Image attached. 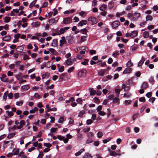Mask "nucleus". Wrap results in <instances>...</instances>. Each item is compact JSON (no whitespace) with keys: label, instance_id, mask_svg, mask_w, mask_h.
Instances as JSON below:
<instances>
[{"label":"nucleus","instance_id":"7c9ffc66","mask_svg":"<svg viewBox=\"0 0 158 158\" xmlns=\"http://www.w3.org/2000/svg\"><path fill=\"white\" fill-rule=\"evenodd\" d=\"M10 17H5L4 18V22L5 23H9L10 20Z\"/></svg>","mask_w":158,"mask_h":158},{"label":"nucleus","instance_id":"49530a36","mask_svg":"<svg viewBox=\"0 0 158 158\" xmlns=\"http://www.w3.org/2000/svg\"><path fill=\"white\" fill-rule=\"evenodd\" d=\"M119 99L117 97L114 98L113 99V102L114 103H117L119 102Z\"/></svg>","mask_w":158,"mask_h":158},{"label":"nucleus","instance_id":"603ef678","mask_svg":"<svg viewBox=\"0 0 158 158\" xmlns=\"http://www.w3.org/2000/svg\"><path fill=\"white\" fill-rule=\"evenodd\" d=\"M87 36H82L81 37V41L83 42L86 40Z\"/></svg>","mask_w":158,"mask_h":158},{"label":"nucleus","instance_id":"6ab92c4d","mask_svg":"<svg viewBox=\"0 0 158 158\" xmlns=\"http://www.w3.org/2000/svg\"><path fill=\"white\" fill-rule=\"evenodd\" d=\"M106 72L105 71L104 69H101L98 72V74L101 76H103L105 75V73Z\"/></svg>","mask_w":158,"mask_h":158},{"label":"nucleus","instance_id":"e433bc0d","mask_svg":"<svg viewBox=\"0 0 158 158\" xmlns=\"http://www.w3.org/2000/svg\"><path fill=\"white\" fill-rule=\"evenodd\" d=\"M131 93H125L124 94L123 97L129 98L131 96Z\"/></svg>","mask_w":158,"mask_h":158},{"label":"nucleus","instance_id":"680f3d73","mask_svg":"<svg viewBox=\"0 0 158 158\" xmlns=\"http://www.w3.org/2000/svg\"><path fill=\"white\" fill-rule=\"evenodd\" d=\"M94 102L98 104L100 102L99 99L97 97L94 98Z\"/></svg>","mask_w":158,"mask_h":158},{"label":"nucleus","instance_id":"dca6fc26","mask_svg":"<svg viewBox=\"0 0 158 158\" xmlns=\"http://www.w3.org/2000/svg\"><path fill=\"white\" fill-rule=\"evenodd\" d=\"M114 5V2L112 1H110L109 2L108 4V7L109 9H112Z\"/></svg>","mask_w":158,"mask_h":158},{"label":"nucleus","instance_id":"c9c22d12","mask_svg":"<svg viewBox=\"0 0 158 158\" xmlns=\"http://www.w3.org/2000/svg\"><path fill=\"white\" fill-rule=\"evenodd\" d=\"M33 97L35 98L40 99L41 98V97L37 93H35Z\"/></svg>","mask_w":158,"mask_h":158},{"label":"nucleus","instance_id":"8fccbe9b","mask_svg":"<svg viewBox=\"0 0 158 158\" xmlns=\"http://www.w3.org/2000/svg\"><path fill=\"white\" fill-rule=\"evenodd\" d=\"M90 130L89 127H85L83 129V131L84 132L86 133L89 131Z\"/></svg>","mask_w":158,"mask_h":158},{"label":"nucleus","instance_id":"052dcab7","mask_svg":"<svg viewBox=\"0 0 158 158\" xmlns=\"http://www.w3.org/2000/svg\"><path fill=\"white\" fill-rule=\"evenodd\" d=\"M156 98L154 97H152L150 98L149 100V102H152V103L154 102L155 101Z\"/></svg>","mask_w":158,"mask_h":158},{"label":"nucleus","instance_id":"20e7f679","mask_svg":"<svg viewBox=\"0 0 158 158\" xmlns=\"http://www.w3.org/2000/svg\"><path fill=\"white\" fill-rule=\"evenodd\" d=\"M87 71L85 69H83L80 71L78 73V76L79 77H81L86 75Z\"/></svg>","mask_w":158,"mask_h":158},{"label":"nucleus","instance_id":"e2e57ef3","mask_svg":"<svg viewBox=\"0 0 158 158\" xmlns=\"http://www.w3.org/2000/svg\"><path fill=\"white\" fill-rule=\"evenodd\" d=\"M93 122V121L91 119H89L87 120L86 123L87 125H89L92 123Z\"/></svg>","mask_w":158,"mask_h":158},{"label":"nucleus","instance_id":"f3484780","mask_svg":"<svg viewBox=\"0 0 158 158\" xmlns=\"http://www.w3.org/2000/svg\"><path fill=\"white\" fill-rule=\"evenodd\" d=\"M57 40L54 39L53 40V42L51 44L52 46L53 47H56L57 46Z\"/></svg>","mask_w":158,"mask_h":158},{"label":"nucleus","instance_id":"ea45409f","mask_svg":"<svg viewBox=\"0 0 158 158\" xmlns=\"http://www.w3.org/2000/svg\"><path fill=\"white\" fill-rule=\"evenodd\" d=\"M49 75V73H46L45 74H44L42 75V78L44 79L46 77H48Z\"/></svg>","mask_w":158,"mask_h":158},{"label":"nucleus","instance_id":"2eb2a0df","mask_svg":"<svg viewBox=\"0 0 158 158\" xmlns=\"http://www.w3.org/2000/svg\"><path fill=\"white\" fill-rule=\"evenodd\" d=\"M11 39V37L10 35L6 36L3 37L2 40L5 41H8Z\"/></svg>","mask_w":158,"mask_h":158},{"label":"nucleus","instance_id":"f03ea898","mask_svg":"<svg viewBox=\"0 0 158 158\" xmlns=\"http://www.w3.org/2000/svg\"><path fill=\"white\" fill-rule=\"evenodd\" d=\"M140 16V13L135 12L133 15L131 20L133 21H135L138 19Z\"/></svg>","mask_w":158,"mask_h":158},{"label":"nucleus","instance_id":"412c9836","mask_svg":"<svg viewBox=\"0 0 158 158\" xmlns=\"http://www.w3.org/2000/svg\"><path fill=\"white\" fill-rule=\"evenodd\" d=\"M89 91L90 93V95L91 96L94 95L96 93V91L93 90V88H89Z\"/></svg>","mask_w":158,"mask_h":158},{"label":"nucleus","instance_id":"5fc2aeb1","mask_svg":"<svg viewBox=\"0 0 158 158\" xmlns=\"http://www.w3.org/2000/svg\"><path fill=\"white\" fill-rule=\"evenodd\" d=\"M57 109L55 107H53L52 108H50L49 109H48L47 112H49L50 111H56Z\"/></svg>","mask_w":158,"mask_h":158},{"label":"nucleus","instance_id":"1a4fd4ad","mask_svg":"<svg viewBox=\"0 0 158 158\" xmlns=\"http://www.w3.org/2000/svg\"><path fill=\"white\" fill-rule=\"evenodd\" d=\"M69 29V27H65L63 28H60V34H63L66 31L68 30Z\"/></svg>","mask_w":158,"mask_h":158},{"label":"nucleus","instance_id":"f704fd0d","mask_svg":"<svg viewBox=\"0 0 158 158\" xmlns=\"http://www.w3.org/2000/svg\"><path fill=\"white\" fill-rule=\"evenodd\" d=\"M143 35L144 38H147L149 36V34L148 31H144L143 32Z\"/></svg>","mask_w":158,"mask_h":158},{"label":"nucleus","instance_id":"423d86ee","mask_svg":"<svg viewBox=\"0 0 158 158\" xmlns=\"http://www.w3.org/2000/svg\"><path fill=\"white\" fill-rule=\"evenodd\" d=\"M59 18L57 17L55 18H52L50 19L49 20V23L50 25H52L54 23H56L57 22Z\"/></svg>","mask_w":158,"mask_h":158},{"label":"nucleus","instance_id":"58836bf2","mask_svg":"<svg viewBox=\"0 0 158 158\" xmlns=\"http://www.w3.org/2000/svg\"><path fill=\"white\" fill-rule=\"evenodd\" d=\"M93 141V139L90 138H88L86 141V143L89 144L92 143Z\"/></svg>","mask_w":158,"mask_h":158},{"label":"nucleus","instance_id":"f8f14e48","mask_svg":"<svg viewBox=\"0 0 158 158\" xmlns=\"http://www.w3.org/2000/svg\"><path fill=\"white\" fill-rule=\"evenodd\" d=\"M131 68L130 67L126 68L123 71V73L124 74L130 73L131 71Z\"/></svg>","mask_w":158,"mask_h":158},{"label":"nucleus","instance_id":"a211bd4d","mask_svg":"<svg viewBox=\"0 0 158 158\" xmlns=\"http://www.w3.org/2000/svg\"><path fill=\"white\" fill-rule=\"evenodd\" d=\"M145 60V59L144 58H142L138 64V67L141 66Z\"/></svg>","mask_w":158,"mask_h":158},{"label":"nucleus","instance_id":"39448f33","mask_svg":"<svg viewBox=\"0 0 158 158\" xmlns=\"http://www.w3.org/2000/svg\"><path fill=\"white\" fill-rule=\"evenodd\" d=\"M88 21L91 22L92 25L96 24L97 23V19L93 16H91L89 18Z\"/></svg>","mask_w":158,"mask_h":158},{"label":"nucleus","instance_id":"9d476101","mask_svg":"<svg viewBox=\"0 0 158 158\" xmlns=\"http://www.w3.org/2000/svg\"><path fill=\"white\" fill-rule=\"evenodd\" d=\"M25 122L23 120H21L20 121V125L17 126L18 129H20L22 128L23 126L25 125Z\"/></svg>","mask_w":158,"mask_h":158},{"label":"nucleus","instance_id":"4d7b16f0","mask_svg":"<svg viewBox=\"0 0 158 158\" xmlns=\"http://www.w3.org/2000/svg\"><path fill=\"white\" fill-rule=\"evenodd\" d=\"M114 94H110L108 96V99L109 100H111L114 99Z\"/></svg>","mask_w":158,"mask_h":158},{"label":"nucleus","instance_id":"5701e85b","mask_svg":"<svg viewBox=\"0 0 158 158\" xmlns=\"http://www.w3.org/2000/svg\"><path fill=\"white\" fill-rule=\"evenodd\" d=\"M24 48L23 46H19L16 49V50L18 52H21L23 51Z\"/></svg>","mask_w":158,"mask_h":158},{"label":"nucleus","instance_id":"72a5a7b5","mask_svg":"<svg viewBox=\"0 0 158 158\" xmlns=\"http://www.w3.org/2000/svg\"><path fill=\"white\" fill-rule=\"evenodd\" d=\"M15 135V133L9 134L7 137V138L9 139H10L11 138H12Z\"/></svg>","mask_w":158,"mask_h":158},{"label":"nucleus","instance_id":"bb28decb","mask_svg":"<svg viewBox=\"0 0 158 158\" xmlns=\"http://www.w3.org/2000/svg\"><path fill=\"white\" fill-rule=\"evenodd\" d=\"M37 1V0H35L33 2H32L30 4L29 7L31 8H32L33 6H35V4Z\"/></svg>","mask_w":158,"mask_h":158},{"label":"nucleus","instance_id":"79ce46f5","mask_svg":"<svg viewBox=\"0 0 158 158\" xmlns=\"http://www.w3.org/2000/svg\"><path fill=\"white\" fill-rule=\"evenodd\" d=\"M132 101L131 100H125L124 102L125 104L126 105H128L129 104H130Z\"/></svg>","mask_w":158,"mask_h":158},{"label":"nucleus","instance_id":"c756f323","mask_svg":"<svg viewBox=\"0 0 158 158\" xmlns=\"http://www.w3.org/2000/svg\"><path fill=\"white\" fill-rule=\"evenodd\" d=\"M107 8V6L105 4L102 5L99 8L100 10L103 11L104 9H106Z\"/></svg>","mask_w":158,"mask_h":158},{"label":"nucleus","instance_id":"3c124183","mask_svg":"<svg viewBox=\"0 0 158 158\" xmlns=\"http://www.w3.org/2000/svg\"><path fill=\"white\" fill-rule=\"evenodd\" d=\"M44 155V154L42 151L40 152L37 158H42Z\"/></svg>","mask_w":158,"mask_h":158},{"label":"nucleus","instance_id":"cd10ccee","mask_svg":"<svg viewBox=\"0 0 158 158\" xmlns=\"http://www.w3.org/2000/svg\"><path fill=\"white\" fill-rule=\"evenodd\" d=\"M84 60V61L82 62L81 63V64L84 65H88V62L89 61V60L87 59H85Z\"/></svg>","mask_w":158,"mask_h":158},{"label":"nucleus","instance_id":"393cba45","mask_svg":"<svg viewBox=\"0 0 158 158\" xmlns=\"http://www.w3.org/2000/svg\"><path fill=\"white\" fill-rule=\"evenodd\" d=\"M84 151V148L81 149L79 151L77 152L75 154V156H77L80 155Z\"/></svg>","mask_w":158,"mask_h":158},{"label":"nucleus","instance_id":"864d4df0","mask_svg":"<svg viewBox=\"0 0 158 158\" xmlns=\"http://www.w3.org/2000/svg\"><path fill=\"white\" fill-rule=\"evenodd\" d=\"M81 49L83 50L88 52L89 49L86 46H82L81 47Z\"/></svg>","mask_w":158,"mask_h":158},{"label":"nucleus","instance_id":"37998d69","mask_svg":"<svg viewBox=\"0 0 158 158\" xmlns=\"http://www.w3.org/2000/svg\"><path fill=\"white\" fill-rule=\"evenodd\" d=\"M8 93V91H6L4 94V95L3 96V98L4 99H5V100H6V99L7 98V95Z\"/></svg>","mask_w":158,"mask_h":158},{"label":"nucleus","instance_id":"69168bd1","mask_svg":"<svg viewBox=\"0 0 158 158\" xmlns=\"http://www.w3.org/2000/svg\"><path fill=\"white\" fill-rule=\"evenodd\" d=\"M98 114L101 116H104L106 115V113L103 111H100L98 113Z\"/></svg>","mask_w":158,"mask_h":158},{"label":"nucleus","instance_id":"6e6552de","mask_svg":"<svg viewBox=\"0 0 158 158\" xmlns=\"http://www.w3.org/2000/svg\"><path fill=\"white\" fill-rule=\"evenodd\" d=\"M87 21L86 20H82L80 21L79 23L77 24V26H82L84 25H86L87 24Z\"/></svg>","mask_w":158,"mask_h":158},{"label":"nucleus","instance_id":"7ed1b4c3","mask_svg":"<svg viewBox=\"0 0 158 158\" xmlns=\"http://www.w3.org/2000/svg\"><path fill=\"white\" fill-rule=\"evenodd\" d=\"M120 23L118 21H115L113 22L111 24L112 28L113 29L116 28L120 25Z\"/></svg>","mask_w":158,"mask_h":158},{"label":"nucleus","instance_id":"4468645a","mask_svg":"<svg viewBox=\"0 0 158 158\" xmlns=\"http://www.w3.org/2000/svg\"><path fill=\"white\" fill-rule=\"evenodd\" d=\"M131 34V37L134 38L136 37L138 35V32L137 31H132Z\"/></svg>","mask_w":158,"mask_h":158},{"label":"nucleus","instance_id":"a19ab883","mask_svg":"<svg viewBox=\"0 0 158 158\" xmlns=\"http://www.w3.org/2000/svg\"><path fill=\"white\" fill-rule=\"evenodd\" d=\"M111 137H109L107 139H105L103 140V142L104 143H106L107 142L109 141L111 139Z\"/></svg>","mask_w":158,"mask_h":158},{"label":"nucleus","instance_id":"4c0bfd02","mask_svg":"<svg viewBox=\"0 0 158 158\" xmlns=\"http://www.w3.org/2000/svg\"><path fill=\"white\" fill-rule=\"evenodd\" d=\"M66 73H63L61 74L59 77L60 79L61 80V81H62L63 80L64 77L65 76Z\"/></svg>","mask_w":158,"mask_h":158},{"label":"nucleus","instance_id":"a878e982","mask_svg":"<svg viewBox=\"0 0 158 158\" xmlns=\"http://www.w3.org/2000/svg\"><path fill=\"white\" fill-rule=\"evenodd\" d=\"M87 31V30L86 28H84L80 30V32H81L82 34H85L86 35H88L86 33Z\"/></svg>","mask_w":158,"mask_h":158},{"label":"nucleus","instance_id":"2f4dec72","mask_svg":"<svg viewBox=\"0 0 158 158\" xmlns=\"http://www.w3.org/2000/svg\"><path fill=\"white\" fill-rule=\"evenodd\" d=\"M119 55V51H116L114 52L112 54V56L114 57V58H116L117 56H118Z\"/></svg>","mask_w":158,"mask_h":158},{"label":"nucleus","instance_id":"ddd939ff","mask_svg":"<svg viewBox=\"0 0 158 158\" xmlns=\"http://www.w3.org/2000/svg\"><path fill=\"white\" fill-rule=\"evenodd\" d=\"M30 86L28 85H23L21 87V89L23 90H27L29 89Z\"/></svg>","mask_w":158,"mask_h":158},{"label":"nucleus","instance_id":"9b49d317","mask_svg":"<svg viewBox=\"0 0 158 158\" xmlns=\"http://www.w3.org/2000/svg\"><path fill=\"white\" fill-rule=\"evenodd\" d=\"M73 62V60L71 58H69L66 61V64L68 65H71Z\"/></svg>","mask_w":158,"mask_h":158},{"label":"nucleus","instance_id":"de8ad7c7","mask_svg":"<svg viewBox=\"0 0 158 158\" xmlns=\"http://www.w3.org/2000/svg\"><path fill=\"white\" fill-rule=\"evenodd\" d=\"M103 133L102 131H99L98 132L97 135L98 137L99 138H100L103 136Z\"/></svg>","mask_w":158,"mask_h":158},{"label":"nucleus","instance_id":"09e8293b","mask_svg":"<svg viewBox=\"0 0 158 158\" xmlns=\"http://www.w3.org/2000/svg\"><path fill=\"white\" fill-rule=\"evenodd\" d=\"M94 135V134L92 132H90L88 133L87 134V136L88 138L93 137Z\"/></svg>","mask_w":158,"mask_h":158},{"label":"nucleus","instance_id":"c85d7f7f","mask_svg":"<svg viewBox=\"0 0 158 158\" xmlns=\"http://www.w3.org/2000/svg\"><path fill=\"white\" fill-rule=\"evenodd\" d=\"M146 21H152L153 19V18L151 15H147L146 16Z\"/></svg>","mask_w":158,"mask_h":158},{"label":"nucleus","instance_id":"4be33fe9","mask_svg":"<svg viewBox=\"0 0 158 158\" xmlns=\"http://www.w3.org/2000/svg\"><path fill=\"white\" fill-rule=\"evenodd\" d=\"M108 151L110 152V155L111 156H117V154L115 152L111 151L110 149H109Z\"/></svg>","mask_w":158,"mask_h":158},{"label":"nucleus","instance_id":"6e6d98bb","mask_svg":"<svg viewBox=\"0 0 158 158\" xmlns=\"http://www.w3.org/2000/svg\"><path fill=\"white\" fill-rule=\"evenodd\" d=\"M64 68L63 66H62L59 69L58 71L60 72H62L64 70Z\"/></svg>","mask_w":158,"mask_h":158},{"label":"nucleus","instance_id":"774afa93","mask_svg":"<svg viewBox=\"0 0 158 158\" xmlns=\"http://www.w3.org/2000/svg\"><path fill=\"white\" fill-rule=\"evenodd\" d=\"M64 121V118L63 117H60L59 119L58 122L59 123H62Z\"/></svg>","mask_w":158,"mask_h":158},{"label":"nucleus","instance_id":"a18cd8bd","mask_svg":"<svg viewBox=\"0 0 158 158\" xmlns=\"http://www.w3.org/2000/svg\"><path fill=\"white\" fill-rule=\"evenodd\" d=\"M85 113V112L84 110H82L80 112L79 114L78 115V117H81L83 115H84Z\"/></svg>","mask_w":158,"mask_h":158},{"label":"nucleus","instance_id":"0eeeda50","mask_svg":"<svg viewBox=\"0 0 158 158\" xmlns=\"http://www.w3.org/2000/svg\"><path fill=\"white\" fill-rule=\"evenodd\" d=\"M62 39L60 40V47H62L63 45L65 44H67V42L66 41L65 37L64 36H63L61 37Z\"/></svg>","mask_w":158,"mask_h":158},{"label":"nucleus","instance_id":"b1692460","mask_svg":"<svg viewBox=\"0 0 158 158\" xmlns=\"http://www.w3.org/2000/svg\"><path fill=\"white\" fill-rule=\"evenodd\" d=\"M148 86V84L147 83V82H144L143 83V84L141 86V87L144 89H146L147 88Z\"/></svg>","mask_w":158,"mask_h":158},{"label":"nucleus","instance_id":"13d9d810","mask_svg":"<svg viewBox=\"0 0 158 158\" xmlns=\"http://www.w3.org/2000/svg\"><path fill=\"white\" fill-rule=\"evenodd\" d=\"M57 130V128H54L53 127L51 129L50 131L51 132H52V133H56V131Z\"/></svg>","mask_w":158,"mask_h":158},{"label":"nucleus","instance_id":"338daca9","mask_svg":"<svg viewBox=\"0 0 158 158\" xmlns=\"http://www.w3.org/2000/svg\"><path fill=\"white\" fill-rule=\"evenodd\" d=\"M139 100L141 102H144L145 101V99L144 97H142L139 98Z\"/></svg>","mask_w":158,"mask_h":158},{"label":"nucleus","instance_id":"c03bdc74","mask_svg":"<svg viewBox=\"0 0 158 158\" xmlns=\"http://www.w3.org/2000/svg\"><path fill=\"white\" fill-rule=\"evenodd\" d=\"M44 145L45 146L47 147L48 148H49L51 147V146H52V144L50 143H44Z\"/></svg>","mask_w":158,"mask_h":158},{"label":"nucleus","instance_id":"bf43d9fd","mask_svg":"<svg viewBox=\"0 0 158 158\" xmlns=\"http://www.w3.org/2000/svg\"><path fill=\"white\" fill-rule=\"evenodd\" d=\"M20 35H21L20 34H16L15 35L14 37L15 39L18 40L19 38L20 37Z\"/></svg>","mask_w":158,"mask_h":158},{"label":"nucleus","instance_id":"f257e3e1","mask_svg":"<svg viewBox=\"0 0 158 158\" xmlns=\"http://www.w3.org/2000/svg\"><path fill=\"white\" fill-rule=\"evenodd\" d=\"M72 18L69 17H66L64 19L63 23L66 25L71 23L72 22Z\"/></svg>","mask_w":158,"mask_h":158},{"label":"nucleus","instance_id":"aec40b11","mask_svg":"<svg viewBox=\"0 0 158 158\" xmlns=\"http://www.w3.org/2000/svg\"><path fill=\"white\" fill-rule=\"evenodd\" d=\"M67 40L68 41V42L70 44H71L73 43V37L71 36H69L67 37Z\"/></svg>","mask_w":158,"mask_h":158},{"label":"nucleus","instance_id":"0e129e2a","mask_svg":"<svg viewBox=\"0 0 158 158\" xmlns=\"http://www.w3.org/2000/svg\"><path fill=\"white\" fill-rule=\"evenodd\" d=\"M57 138L59 140H62L64 139V136H61L60 135H58L57 136Z\"/></svg>","mask_w":158,"mask_h":158},{"label":"nucleus","instance_id":"473e14b6","mask_svg":"<svg viewBox=\"0 0 158 158\" xmlns=\"http://www.w3.org/2000/svg\"><path fill=\"white\" fill-rule=\"evenodd\" d=\"M92 156L89 153H87L85 154L83 158H92Z\"/></svg>","mask_w":158,"mask_h":158}]
</instances>
